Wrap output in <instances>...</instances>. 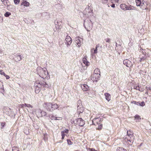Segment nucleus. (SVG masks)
<instances>
[{"label": "nucleus", "instance_id": "50", "mask_svg": "<svg viewBox=\"0 0 151 151\" xmlns=\"http://www.w3.org/2000/svg\"><path fill=\"white\" fill-rule=\"evenodd\" d=\"M47 134H44V138L45 140V141L46 140L45 139V137H46V136H47Z\"/></svg>", "mask_w": 151, "mask_h": 151}, {"label": "nucleus", "instance_id": "52", "mask_svg": "<svg viewBox=\"0 0 151 151\" xmlns=\"http://www.w3.org/2000/svg\"><path fill=\"white\" fill-rule=\"evenodd\" d=\"M5 151H9L8 150H5Z\"/></svg>", "mask_w": 151, "mask_h": 151}, {"label": "nucleus", "instance_id": "5", "mask_svg": "<svg viewBox=\"0 0 151 151\" xmlns=\"http://www.w3.org/2000/svg\"><path fill=\"white\" fill-rule=\"evenodd\" d=\"M127 136L131 138L130 139H128V140L131 143H132L134 139L133 137V132L130 130L127 131Z\"/></svg>", "mask_w": 151, "mask_h": 151}, {"label": "nucleus", "instance_id": "43", "mask_svg": "<svg viewBox=\"0 0 151 151\" xmlns=\"http://www.w3.org/2000/svg\"><path fill=\"white\" fill-rule=\"evenodd\" d=\"M4 76L5 77L6 79H9L10 78V77L9 76L7 75L6 74H5Z\"/></svg>", "mask_w": 151, "mask_h": 151}, {"label": "nucleus", "instance_id": "23", "mask_svg": "<svg viewBox=\"0 0 151 151\" xmlns=\"http://www.w3.org/2000/svg\"><path fill=\"white\" fill-rule=\"evenodd\" d=\"M143 52L144 55V56L142 57V58H140V60H139L140 62H141L143 60H144L146 58V57L145 55L146 54V53L145 52V53H144Z\"/></svg>", "mask_w": 151, "mask_h": 151}, {"label": "nucleus", "instance_id": "15", "mask_svg": "<svg viewBox=\"0 0 151 151\" xmlns=\"http://www.w3.org/2000/svg\"><path fill=\"white\" fill-rule=\"evenodd\" d=\"M45 107L47 109V110L48 111H51V108L52 106V104L50 103H46L45 104Z\"/></svg>", "mask_w": 151, "mask_h": 151}, {"label": "nucleus", "instance_id": "47", "mask_svg": "<svg viewBox=\"0 0 151 151\" xmlns=\"http://www.w3.org/2000/svg\"><path fill=\"white\" fill-rule=\"evenodd\" d=\"M89 150L90 151H97V150H96L94 149L93 148H89Z\"/></svg>", "mask_w": 151, "mask_h": 151}, {"label": "nucleus", "instance_id": "1", "mask_svg": "<svg viewBox=\"0 0 151 151\" xmlns=\"http://www.w3.org/2000/svg\"><path fill=\"white\" fill-rule=\"evenodd\" d=\"M37 74L42 78L47 79L49 78L48 72L46 68L38 67L37 68Z\"/></svg>", "mask_w": 151, "mask_h": 151}, {"label": "nucleus", "instance_id": "32", "mask_svg": "<svg viewBox=\"0 0 151 151\" xmlns=\"http://www.w3.org/2000/svg\"><path fill=\"white\" fill-rule=\"evenodd\" d=\"M93 12H92V11H91V10L88 11V13L87 14L88 16L93 15Z\"/></svg>", "mask_w": 151, "mask_h": 151}, {"label": "nucleus", "instance_id": "11", "mask_svg": "<svg viewBox=\"0 0 151 151\" xmlns=\"http://www.w3.org/2000/svg\"><path fill=\"white\" fill-rule=\"evenodd\" d=\"M143 1L142 0H136V3L137 6H139L142 9L144 8H143L144 4L143 2Z\"/></svg>", "mask_w": 151, "mask_h": 151}, {"label": "nucleus", "instance_id": "3", "mask_svg": "<svg viewBox=\"0 0 151 151\" xmlns=\"http://www.w3.org/2000/svg\"><path fill=\"white\" fill-rule=\"evenodd\" d=\"M84 26L86 30L88 31H89L93 28V24L91 20H85Z\"/></svg>", "mask_w": 151, "mask_h": 151}, {"label": "nucleus", "instance_id": "21", "mask_svg": "<svg viewBox=\"0 0 151 151\" xmlns=\"http://www.w3.org/2000/svg\"><path fill=\"white\" fill-rule=\"evenodd\" d=\"M105 96V98L106 100L108 101H109L111 100V96L110 95L107 93H104Z\"/></svg>", "mask_w": 151, "mask_h": 151}, {"label": "nucleus", "instance_id": "36", "mask_svg": "<svg viewBox=\"0 0 151 151\" xmlns=\"http://www.w3.org/2000/svg\"><path fill=\"white\" fill-rule=\"evenodd\" d=\"M17 60L18 61H20L22 59V57L20 55H18L17 56Z\"/></svg>", "mask_w": 151, "mask_h": 151}, {"label": "nucleus", "instance_id": "40", "mask_svg": "<svg viewBox=\"0 0 151 151\" xmlns=\"http://www.w3.org/2000/svg\"><path fill=\"white\" fill-rule=\"evenodd\" d=\"M3 21V18L1 15H0V22H1Z\"/></svg>", "mask_w": 151, "mask_h": 151}, {"label": "nucleus", "instance_id": "49", "mask_svg": "<svg viewBox=\"0 0 151 151\" xmlns=\"http://www.w3.org/2000/svg\"><path fill=\"white\" fill-rule=\"evenodd\" d=\"M133 102L134 103V104H135L138 105L139 104V102H137L136 101H133Z\"/></svg>", "mask_w": 151, "mask_h": 151}, {"label": "nucleus", "instance_id": "22", "mask_svg": "<svg viewBox=\"0 0 151 151\" xmlns=\"http://www.w3.org/2000/svg\"><path fill=\"white\" fill-rule=\"evenodd\" d=\"M135 119L136 120V122H138L141 119L140 116L138 115H136L134 116Z\"/></svg>", "mask_w": 151, "mask_h": 151}, {"label": "nucleus", "instance_id": "14", "mask_svg": "<svg viewBox=\"0 0 151 151\" xmlns=\"http://www.w3.org/2000/svg\"><path fill=\"white\" fill-rule=\"evenodd\" d=\"M49 116L51 120H61L62 119V117H57L52 114L50 115Z\"/></svg>", "mask_w": 151, "mask_h": 151}, {"label": "nucleus", "instance_id": "39", "mask_svg": "<svg viewBox=\"0 0 151 151\" xmlns=\"http://www.w3.org/2000/svg\"><path fill=\"white\" fill-rule=\"evenodd\" d=\"M108 0H102V2L103 4H106L108 2Z\"/></svg>", "mask_w": 151, "mask_h": 151}, {"label": "nucleus", "instance_id": "53", "mask_svg": "<svg viewBox=\"0 0 151 151\" xmlns=\"http://www.w3.org/2000/svg\"><path fill=\"white\" fill-rule=\"evenodd\" d=\"M148 92V91H147V92H146V93H147Z\"/></svg>", "mask_w": 151, "mask_h": 151}, {"label": "nucleus", "instance_id": "33", "mask_svg": "<svg viewBox=\"0 0 151 151\" xmlns=\"http://www.w3.org/2000/svg\"><path fill=\"white\" fill-rule=\"evenodd\" d=\"M7 0H4L3 1H1L3 3V4H4L5 6H8L7 3Z\"/></svg>", "mask_w": 151, "mask_h": 151}, {"label": "nucleus", "instance_id": "51", "mask_svg": "<svg viewBox=\"0 0 151 151\" xmlns=\"http://www.w3.org/2000/svg\"><path fill=\"white\" fill-rule=\"evenodd\" d=\"M111 6L112 7H113V8H114L115 7V4H112V5H111Z\"/></svg>", "mask_w": 151, "mask_h": 151}, {"label": "nucleus", "instance_id": "20", "mask_svg": "<svg viewBox=\"0 0 151 151\" xmlns=\"http://www.w3.org/2000/svg\"><path fill=\"white\" fill-rule=\"evenodd\" d=\"M52 107H51V110H52V111L54 110L58 109L59 107V106H58V105L56 104H52Z\"/></svg>", "mask_w": 151, "mask_h": 151}, {"label": "nucleus", "instance_id": "24", "mask_svg": "<svg viewBox=\"0 0 151 151\" xmlns=\"http://www.w3.org/2000/svg\"><path fill=\"white\" fill-rule=\"evenodd\" d=\"M22 5H23L24 6H28L29 5V3L27 1H24L22 2Z\"/></svg>", "mask_w": 151, "mask_h": 151}, {"label": "nucleus", "instance_id": "27", "mask_svg": "<svg viewBox=\"0 0 151 151\" xmlns=\"http://www.w3.org/2000/svg\"><path fill=\"white\" fill-rule=\"evenodd\" d=\"M117 151H127V150L123 148L122 147H119L117 148Z\"/></svg>", "mask_w": 151, "mask_h": 151}, {"label": "nucleus", "instance_id": "25", "mask_svg": "<svg viewBox=\"0 0 151 151\" xmlns=\"http://www.w3.org/2000/svg\"><path fill=\"white\" fill-rule=\"evenodd\" d=\"M100 72L99 70L97 68H96L94 70V74H100Z\"/></svg>", "mask_w": 151, "mask_h": 151}, {"label": "nucleus", "instance_id": "26", "mask_svg": "<svg viewBox=\"0 0 151 151\" xmlns=\"http://www.w3.org/2000/svg\"><path fill=\"white\" fill-rule=\"evenodd\" d=\"M134 89L139 90L140 91H143V90L142 89H141L139 86H137L136 85L134 86Z\"/></svg>", "mask_w": 151, "mask_h": 151}, {"label": "nucleus", "instance_id": "28", "mask_svg": "<svg viewBox=\"0 0 151 151\" xmlns=\"http://www.w3.org/2000/svg\"><path fill=\"white\" fill-rule=\"evenodd\" d=\"M63 131L64 133L65 134V135L66 136H69V135L68 134L69 130L68 129H66L64 130Z\"/></svg>", "mask_w": 151, "mask_h": 151}, {"label": "nucleus", "instance_id": "45", "mask_svg": "<svg viewBox=\"0 0 151 151\" xmlns=\"http://www.w3.org/2000/svg\"><path fill=\"white\" fill-rule=\"evenodd\" d=\"M77 112L79 113H82L83 112V111H82V110L81 111H80L79 109L78 108Z\"/></svg>", "mask_w": 151, "mask_h": 151}, {"label": "nucleus", "instance_id": "12", "mask_svg": "<svg viewBox=\"0 0 151 151\" xmlns=\"http://www.w3.org/2000/svg\"><path fill=\"white\" fill-rule=\"evenodd\" d=\"M100 76V74H93L91 79L93 81H97L99 78Z\"/></svg>", "mask_w": 151, "mask_h": 151}, {"label": "nucleus", "instance_id": "41", "mask_svg": "<svg viewBox=\"0 0 151 151\" xmlns=\"http://www.w3.org/2000/svg\"><path fill=\"white\" fill-rule=\"evenodd\" d=\"M67 143L68 145H71V142L70 140L69 139L67 140Z\"/></svg>", "mask_w": 151, "mask_h": 151}, {"label": "nucleus", "instance_id": "16", "mask_svg": "<svg viewBox=\"0 0 151 151\" xmlns=\"http://www.w3.org/2000/svg\"><path fill=\"white\" fill-rule=\"evenodd\" d=\"M79 38V37H77L76 39V42L78 47L80 46L81 43L83 41V39L82 38Z\"/></svg>", "mask_w": 151, "mask_h": 151}, {"label": "nucleus", "instance_id": "44", "mask_svg": "<svg viewBox=\"0 0 151 151\" xmlns=\"http://www.w3.org/2000/svg\"><path fill=\"white\" fill-rule=\"evenodd\" d=\"M146 88L147 89V90H150L151 91V88L150 87H148L147 86L146 87Z\"/></svg>", "mask_w": 151, "mask_h": 151}, {"label": "nucleus", "instance_id": "7", "mask_svg": "<svg viewBox=\"0 0 151 151\" xmlns=\"http://www.w3.org/2000/svg\"><path fill=\"white\" fill-rule=\"evenodd\" d=\"M123 64L127 67H131L133 65L132 62L128 59H126L123 61Z\"/></svg>", "mask_w": 151, "mask_h": 151}, {"label": "nucleus", "instance_id": "13", "mask_svg": "<svg viewBox=\"0 0 151 151\" xmlns=\"http://www.w3.org/2000/svg\"><path fill=\"white\" fill-rule=\"evenodd\" d=\"M55 28L56 29H60L62 28V26L60 22L58 21H55Z\"/></svg>", "mask_w": 151, "mask_h": 151}, {"label": "nucleus", "instance_id": "34", "mask_svg": "<svg viewBox=\"0 0 151 151\" xmlns=\"http://www.w3.org/2000/svg\"><path fill=\"white\" fill-rule=\"evenodd\" d=\"M25 105L26 106V107H27L28 108H32L33 107V106L30 104H27L25 103Z\"/></svg>", "mask_w": 151, "mask_h": 151}, {"label": "nucleus", "instance_id": "38", "mask_svg": "<svg viewBox=\"0 0 151 151\" xmlns=\"http://www.w3.org/2000/svg\"><path fill=\"white\" fill-rule=\"evenodd\" d=\"M0 73L1 75H3L4 76L5 74L4 72L2 70H0Z\"/></svg>", "mask_w": 151, "mask_h": 151}, {"label": "nucleus", "instance_id": "10", "mask_svg": "<svg viewBox=\"0 0 151 151\" xmlns=\"http://www.w3.org/2000/svg\"><path fill=\"white\" fill-rule=\"evenodd\" d=\"M99 45H96V47L95 49L94 48L92 49L91 50V55L92 56L94 55L95 54L97 53V48L99 47Z\"/></svg>", "mask_w": 151, "mask_h": 151}, {"label": "nucleus", "instance_id": "48", "mask_svg": "<svg viewBox=\"0 0 151 151\" xmlns=\"http://www.w3.org/2000/svg\"><path fill=\"white\" fill-rule=\"evenodd\" d=\"M5 125V123H1V126L2 127H3L4 126V125Z\"/></svg>", "mask_w": 151, "mask_h": 151}, {"label": "nucleus", "instance_id": "29", "mask_svg": "<svg viewBox=\"0 0 151 151\" xmlns=\"http://www.w3.org/2000/svg\"><path fill=\"white\" fill-rule=\"evenodd\" d=\"M12 151H19V148L16 147H13L12 148Z\"/></svg>", "mask_w": 151, "mask_h": 151}, {"label": "nucleus", "instance_id": "4", "mask_svg": "<svg viewBox=\"0 0 151 151\" xmlns=\"http://www.w3.org/2000/svg\"><path fill=\"white\" fill-rule=\"evenodd\" d=\"M46 83H40L39 82H36L35 83L34 86L35 88V92L36 93H38L40 91L41 88L42 86H45Z\"/></svg>", "mask_w": 151, "mask_h": 151}, {"label": "nucleus", "instance_id": "37", "mask_svg": "<svg viewBox=\"0 0 151 151\" xmlns=\"http://www.w3.org/2000/svg\"><path fill=\"white\" fill-rule=\"evenodd\" d=\"M19 1V0H14V3L15 4H18Z\"/></svg>", "mask_w": 151, "mask_h": 151}, {"label": "nucleus", "instance_id": "17", "mask_svg": "<svg viewBox=\"0 0 151 151\" xmlns=\"http://www.w3.org/2000/svg\"><path fill=\"white\" fill-rule=\"evenodd\" d=\"M87 57L86 56H85L83 59V63L86 65L88 66L90 65L89 62L87 60Z\"/></svg>", "mask_w": 151, "mask_h": 151}, {"label": "nucleus", "instance_id": "31", "mask_svg": "<svg viewBox=\"0 0 151 151\" xmlns=\"http://www.w3.org/2000/svg\"><path fill=\"white\" fill-rule=\"evenodd\" d=\"M61 135L62 136V139H64L65 136V134L63 131H62L61 132Z\"/></svg>", "mask_w": 151, "mask_h": 151}, {"label": "nucleus", "instance_id": "18", "mask_svg": "<svg viewBox=\"0 0 151 151\" xmlns=\"http://www.w3.org/2000/svg\"><path fill=\"white\" fill-rule=\"evenodd\" d=\"M47 115V113L44 111H41L40 110H38V116L40 117H42L43 116H45Z\"/></svg>", "mask_w": 151, "mask_h": 151}, {"label": "nucleus", "instance_id": "19", "mask_svg": "<svg viewBox=\"0 0 151 151\" xmlns=\"http://www.w3.org/2000/svg\"><path fill=\"white\" fill-rule=\"evenodd\" d=\"M81 88L84 91H86L89 89V87L86 84L81 86Z\"/></svg>", "mask_w": 151, "mask_h": 151}, {"label": "nucleus", "instance_id": "42", "mask_svg": "<svg viewBox=\"0 0 151 151\" xmlns=\"http://www.w3.org/2000/svg\"><path fill=\"white\" fill-rule=\"evenodd\" d=\"M106 42H107L109 43L110 42V39L109 38H106Z\"/></svg>", "mask_w": 151, "mask_h": 151}, {"label": "nucleus", "instance_id": "30", "mask_svg": "<svg viewBox=\"0 0 151 151\" xmlns=\"http://www.w3.org/2000/svg\"><path fill=\"white\" fill-rule=\"evenodd\" d=\"M11 15V13L9 12H6L4 15L6 17H8Z\"/></svg>", "mask_w": 151, "mask_h": 151}, {"label": "nucleus", "instance_id": "9", "mask_svg": "<svg viewBox=\"0 0 151 151\" xmlns=\"http://www.w3.org/2000/svg\"><path fill=\"white\" fill-rule=\"evenodd\" d=\"M120 7L122 9L124 10H131L132 9L130 6H127L125 4H122L120 5Z\"/></svg>", "mask_w": 151, "mask_h": 151}, {"label": "nucleus", "instance_id": "2", "mask_svg": "<svg viewBox=\"0 0 151 151\" xmlns=\"http://www.w3.org/2000/svg\"><path fill=\"white\" fill-rule=\"evenodd\" d=\"M93 124L95 126H98L97 129L100 130L101 129L102 127V125L101 123V119L100 118L98 117L94 118L92 120Z\"/></svg>", "mask_w": 151, "mask_h": 151}, {"label": "nucleus", "instance_id": "6", "mask_svg": "<svg viewBox=\"0 0 151 151\" xmlns=\"http://www.w3.org/2000/svg\"><path fill=\"white\" fill-rule=\"evenodd\" d=\"M65 44L67 45V47L69 46L71 44L72 42V40L70 36H67L65 39Z\"/></svg>", "mask_w": 151, "mask_h": 151}, {"label": "nucleus", "instance_id": "46", "mask_svg": "<svg viewBox=\"0 0 151 151\" xmlns=\"http://www.w3.org/2000/svg\"><path fill=\"white\" fill-rule=\"evenodd\" d=\"M24 104H22L20 105L21 106V107H22V108H23L24 107H26V106Z\"/></svg>", "mask_w": 151, "mask_h": 151}, {"label": "nucleus", "instance_id": "35", "mask_svg": "<svg viewBox=\"0 0 151 151\" xmlns=\"http://www.w3.org/2000/svg\"><path fill=\"white\" fill-rule=\"evenodd\" d=\"M138 104L140 106H144L145 105V103L144 101H142L141 103L139 102Z\"/></svg>", "mask_w": 151, "mask_h": 151}, {"label": "nucleus", "instance_id": "8", "mask_svg": "<svg viewBox=\"0 0 151 151\" xmlns=\"http://www.w3.org/2000/svg\"><path fill=\"white\" fill-rule=\"evenodd\" d=\"M76 121L77 124L80 126H83L85 124L84 121L81 118H78L76 119Z\"/></svg>", "mask_w": 151, "mask_h": 151}]
</instances>
